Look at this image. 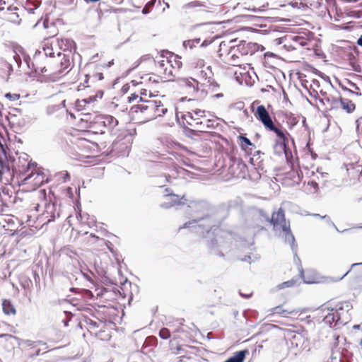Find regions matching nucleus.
I'll use <instances>...</instances> for the list:
<instances>
[{
    "instance_id": "f257e3e1",
    "label": "nucleus",
    "mask_w": 362,
    "mask_h": 362,
    "mask_svg": "<svg viewBox=\"0 0 362 362\" xmlns=\"http://www.w3.org/2000/svg\"><path fill=\"white\" fill-rule=\"evenodd\" d=\"M197 164H191L182 160V165L188 168L185 169L182 166L176 168L177 174L183 172H191L190 170H197L206 173H218L226 177L245 178L250 176V173L256 168L253 160H247V163L243 160H196ZM190 161V160H188Z\"/></svg>"
},
{
    "instance_id": "f03ea898",
    "label": "nucleus",
    "mask_w": 362,
    "mask_h": 362,
    "mask_svg": "<svg viewBox=\"0 0 362 362\" xmlns=\"http://www.w3.org/2000/svg\"><path fill=\"white\" fill-rule=\"evenodd\" d=\"M255 116L262 122L266 129L274 132L281 140V142L277 143L274 147L275 152L278 153L277 156H281V153H283L284 158H293L291 151L286 147L285 144L287 139L284 132L274 125L268 111L264 105H259L257 107Z\"/></svg>"
},
{
    "instance_id": "7ed1b4c3",
    "label": "nucleus",
    "mask_w": 362,
    "mask_h": 362,
    "mask_svg": "<svg viewBox=\"0 0 362 362\" xmlns=\"http://www.w3.org/2000/svg\"><path fill=\"white\" fill-rule=\"evenodd\" d=\"M22 345L25 362H52L50 351L47 350L45 344L25 340Z\"/></svg>"
},
{
    "instance_id": "20e7f679",
    "label": "nucleus",
    "mask_w": 362,
    "mask_h": 362,
    "mask_svg": "<svg viewBox=\"0 0 362 362\" xmlns=\"http://www.w3.org/2000/svg\"><path fill=\"white\" fill-rule=\"evenodd\" d=\"M25 173L26 177L23 180V185L28 191L35 190L48 181L46 170L31 160L27 165Z\"/></svg>"
},
{
    "instance_id": "39448f33",
    "label": "nucleus",
    "mask_w": 362,
    "mask_h": 362,
    "mask_svg": "<svg viewBox=\"0 0 362 362\" xmlns=\"http://www.w3.org/2000/svg\"><path fill=\"white\" fill-rule=\"evenodd\" d=\"M300 173L302 174L298 160H284L277 175L282 177V184L288 187L300 182Z\"/></svg>"
},
{
    "instance_id": "423d86ee",
    "label": "nucleus",
    "mask_w": 362,
    "mask_h": 362,
    "mask_svg": "<svg viewBox=\"0 0 362 362\" xmlns=\"http://www.w3.org/2000/svg\"><path fill=\"white\" fill-rule=\"evenodd\" d=\"M269 221L274 230H279L283 233L286 240L290 242L294 240L291 230L290 223L286 220L285 213L282 208L279 209L277 211L273 212Z\"/></svg>"
},
{
    "instance_id": "0eeeda50",
    "label": "nucleus",
    "mask_w": 362,
    "mask_h": 362,
    "mask_svg": "<svg viewBox=\"0 0 362 362\" xmlns=\"http://www.w3.org/2000/svg\"><path fill=\"white\" fill-rule=\"evenodd\" d=\"M158 107L156 100H146L141 104L133 106L132 112L136 114V117L145 122L155 119V108Z\"/></svg>"
},
{
    "instance_id": "6e6552de",
    "label": "nucleus",
    "mask_w": 362,
    "mask_h": 362,
    "mask_svg": "<svg viewBox=\"0 0 362 362\" xmlns=\"http://www.w3.org/2000/svg\"><path fill=\"white\" fill-rule=\"evenodd\" d=\"M83 322L85 327L88 332L100 340H107L110 338L108 333L106 332V325L104 322L98 318H90L84 317Z\"/></svg>"
},
{
    "instance_id": "1a4fd4ad",
    "label": "nucleus",
    "mask_w": 362,
    "mask_h": 362,
    "mask_svg": "<svg viewBox=\"0 0 362 362\" xmlns=\"http://www.w3.org/2000/svg\"><path fill=\"white\" fill-rule=\"evenodd\" d=\"M165 198L166 201L161 204V207L164 209H169L175 206L185 205L188 204L189 200L187 198V197L183 194L182 196H180L178 194H175L173 192L172 189L170 188H166L165 189Z\"/></svg>"
},
{
    "instance_id": "9d476101",
    "label": "nucleus",
    "mask_w": 362,
    "mask_h": 362,
    "mask_svg": "<svg viewBox=\"0 0 362 362\" xmlns=\"http://www.w3.org/2000/svg\"><path fill=\"white\" fill-rule=\"evenodd\" d=\"M325 100L329 105L330 109L341 107L347 113H351L355 110V104L349 99H339L332 96H325L321 101L325 103Z\"/></svg>"
},
{
    "instance_id": "9b49d317",
    "label": "nucleus",
    "mask_w": 362,
    "mask_h": 362,
    "mask_svg": "<svg viewBox=\"0 0 362 362\" xmlns=\"http://www.w3.org/2000/svg\"><path fill=\"white\" fill-rule=\"evenodd\" d=\"M178 84L182 92L189 96L195 97L199 90V83L193 78H180Z\"/></svg>"
},
{
    "instance_id": "f8f14e48",
    "label": "nucleus",
    "mask_w": 362,
    "mask_h": 362,
    "mask_svg": "<svg viewBox=\"0 0 362 362\" xmlns=\"http://www.w3.org/2000/svg\"><path fill=\"white\" fill-rule=\"evenodd\" d=\"M334 310L337 312V315L339 317L340 323H346L350 317L349 313L351 310V305L347 302L339 303L336 305Z\"/></svg>"
},
{
    "instance_id": "ddd939ff",
    "label": "nucleus",
    "mask_w": 362,
    "mask_h": 362,
    "mask_svg": "<svg viewBox=\"0 0 362 362\" xmlns=\"http://www.w3.org/2000/svg\"><path fill=\"white\" fill-rule=\"evenodd\" d=\"M90 283L93 285V286H90V288L91 289L94 288V293H93V291H91L90 290L85 289L84 292H85L86 296H87L90 298H93L95 297L98 298H102L103 296V295L109 293V291L107 289H105V288L98 287L93 281H90Z\"/></svg>"
},
{
    "instance_id": "4468645a",
    "label": "nucleus",
    "mask_w": 362,
    "mask_h": 362,
    "mask_svg": "<svg viewBox=\"0 0 362 362\" xmlns=\"http://www.w3.org/2000/svg\"><path fill=\"white\" fill-rule=\"evenodd\" d=\"M18 338L11 334H1L0 335V343L3 347L8 351L12 350L15 347L16 341Z\"/></svg>"
},
{
    "instance_id": "2eb2a0df",
    "label": "nucleus",
    "mask_w": 362,
    "mask_h": 362,
    "mask_svg": "<svg viewBox=\"0 0 362 362\" xmlns=\"http://www.w3.org/2000/svg\"><path fill=\"white\" fill-rule=\"evenodd\" d=\"M57 61L60 64V68L57 70V72L59 74L63 73L66 69H69L71 65L69 57L62 52L57 53Z\"/></svg>"
},
{
    "instance_id": "dca6fc26",
    "label": "nucleus",
    "mask_w": 362,
    "mask_h": 362,
    "mask_svg": "<svg viewBox=\"0 0 362 362\" xmlns=\"http://www.w3.org/2000/svg\"><path fill=\"white\" fill-rule=\"evenodd\" d=\"M323 321L325 324L331 325L332 323L340 322L339 317L337 315V312L334 308L327 310V313L324 315Z\"/></svg>"
},
{
    "instance_id": "f3484780",
    "label": "nucleus",
    "mask_w": 362,
    "mask_h": 362,
    "mask_svg": "<svg viewBox=\"0 0 362 362\" xmlns=\"http://www.w3.org/2000/svg\"><path fill=\"white\" fill-rule=\"evenodd\" d=\"M159 66L160 68L164 69V74L166 75L165 78L168 81H173V79L170 78L174 76L173 71V68L172 67L170 62L168 60H163L159 62Z\"/></svg>"
},
{
    "instance_id": "a211bd4d",
    "label": "nucleus",
    "mask_w": 362,
    "mask_h": 362,
    "mask_svg": "<svg viewBox=\"0 0 362 362\" xmlns=\"http://www.w3.org/2000/svg\"><path fill=\"white\" fill-rule=\"evenodd\" d=\"M249 354V351L247 349L241 350L237 351L234 354V355L227 359L225 362H243L245 356Z\"/></svg>"
},
{
    "instance_id": "6ab92c4d",
    "label": "nucleus",
    "mask_w": 362,
    "mask_h": 362,
    "mask_svg": "<svg viewBox=\"0 0 362 362\" xmlns=\"http://www.w3.org/2000/svg\"><path fill=\"white\" fill-rule=\"evenodd\" d=\"M272 313L287 317L288 315L296 314L298 311L293 308L284 309L281 305H279L272 309Z\"/></svg>"
},
{
    "instance_id": "aec40b11",
    "label": "nucleus",
    "mask_w": 362,
    "mask_h": 362,
    "mask_svg": "<svg viewBox=\"0 0 362 362\" xmlns=\"http://www.w3.org/2000/svg\"><path fill=\"white\" fill-rule=\"evenodd\" d=\"M3 311L6 315H15L16 310L9 300H4L2 303Z\"/></svg>"
},
{
    "instance_id": "412c9836",
    "label": "nucleus",
    "mask_w": 362,
    "mask_h": 362,
    "mask_svg": "<svg viewBox=\"0 0 362 362\" xmlns=\"http://www.w3.org/2000/svg\"><path fill=\"white\" fill-rule=\"evenodd\" d=\"M156 105H158V107H156V108H155V112H154V113H155V119L157 117L163 116L168 111V109L165 107H164V105L161 103V101L156 100Z\"/></svg>"
},
{
    "instance_id": "4be33fe9",
    "label": "nucleus",
    "mask_w": 362,
    "mask_h": 362,
    "mask_svg": "<svg viewBox=\"0 0 362 362\" xmlns=\"http://www.w3.org/2000/svg\"><path fill=\"white\" fill-rule=\"evenodd\" d=\"M205 111L199 109H196L194 110H192V112H189L187 113L186 116L189 117L192 120V122H194V118H199L205 117Z\"/></svg>"
},
{
    "instance_id": "5701e85b",
    "label": "nucleus",
    "mask_w": 362,
    "mask_h": 362,
    "mask_svg": "<svg viewBox=\"0 0 362 362\" xmlns=\"http://www.w3.org/2000/svg\"><path fill=\"white\" fill-rule=\"evenodd\" d=\"M42 51L46 57H54L53 48L49 42H45L42 45Z\"/></svg>"
},
{
    "instance_id": "b1692460",
    "label": "nucleus",
    "mask_w": 362,
    "mask_h": 362,
    "mask_svg": "<svg viewBox=\"0 0 362 362\" xmlns=\"http://www.w3.org/2000/svg\"><path fill=\"white\" fill-rule=\"evenodd\" d=\"M190 125L194 126L199 131H206L207 130L206 126L203 121H199V118H194V122L193 123L190 122H187Z\"/></svg>"
},
{
    "instance_id": "393cba45",
    "label": "nucleus",
    "mask_w": 362,
    "mask_h": 362,
    "mask_svg": "<svg viewBox=\"0 0 362 362\" xmlns=\"http://www.w3.org/2000/svg\"><path fill=\"white\" fill-rule=\"evenodd\" d=\"M297 280L296 279H291L287 281H284L279 285V287L280 288H285L288 287H293L295 286L297 284Z\"/></svg>"
},
{
    "instance_id": "a878e982",
    "label": "nucleus",
    "mask_w": 362,
    "mask_h": 362,
    "mask_svg": "<svg viewBox=\"0 0 362 362\" xmlns=\"http://www.w3.org/2000/svg\"><path fill=\"white\" fill-rule=\"evenodd\" d=\"M56 177H57L59 180H62L64 182L70 180V175L67 171L60 172L56 175Z\"/></svg>"
},
{
    "instance_id": "bb28decb",
    "label": "nucleus",
    "mask_w": 362,
    "mask_h": 362,
    "mask_svg": "<svg viewBox=\"0 0 362 362\" xmlns=\"http://www.w3.org/2000/svg\"><path fill=\"white\" fill-rule=\"evenodd\" d=\"M159 336L163 339H168L170 337V332L168 328L163 327L160 330Z\"/></svg>"
},
{
    "instance_id": "cd10ccee",
    "label": "nucleus",
    "mask_w": 362,
    "mask_h": 362,
    "mask_svg": "<svg viewBox=\"0 0 362 362\" xmlns=\"http://www.w3.org/2000/svg\"><path fill=\"white\" fill-rule=\"evenodd\" d=\"M240 139L241 140V145L243 148L254 146L250 140L245 136H240Z\"/></svg>"
},
{
    "instance_id": "c85d7f7f",
    "label": "nucleus",
    "mask_w": 362,
    "mask_h": 362,
    "mask_svg": "<svg viewBox=\"0 0 362 362\" xmlns=\"http://www.w3.org/2000/svg\"><path fill=\"white\" fill-rule=\"evenodd\" d=\"M239 293L243 298H249L252 296L253 292L250 289H245V290L240 289L239 291Z\"/></svg>"
},
{
    "instance_id": "c756f323",
    "label": "nucleus",
    "mask_w": 362,
    "mask_h": 362,
    "mask_svg": "<svg viewBox=\"0 0 362 362\" xmlns=\"http://www.w3.org/2000/svg\"><path fill=\"white\" fill-rule=\"evenodd\" d=\"M37 194H38V197L42 199V202L45 205H47L48 202H47V198H46V190L45 189H40V190L38 191Z\"/></svg>"
},
{
    "instance_id": "7c9ffc66",
    "label": "nucleus",
    "mask_w": 362,
    "mask_h": 362,
    "mask_svg": "<svg viewBox=\"0 0 362 362\" xmlns=\"http://www.w3.org/2000/svg\"><path fill=\"white\" fill-rule=\"evenodd\" d=\"M204 123L206 126L207 129H214L216 125V124H215L216 121L214 119H207L206 122H204Z\"/></svg>"
},
{
    "instance_id": "2f4dec72",
    "label": "nucleus",
    "mask_w": 362,
    "mask_h": 362,
    "mask_svg": "<svg viewBox=\"0 0 362 362\" xmlns=\"http://www.w3.org/2000/svg\"><path fill=\"white\" fill-rule=\"evenodd\" d=\"M183 46L185 47H189L190 49H192L194 47H195L194 40H189L187 41H184Z\"/></svg>"
},
{
    "instance_id": "473e14b6",
    "label": "nucleus",
    "mask_w": 362,
    "mask_h": 362,
    "mask_svg": "<svg viewBox=\"0 0 362 362\" xmlns=\"http://www.w3.org/2000/svg\"><path fill=\"white\" fill-rule=\"evenodd\" d=\"M170 350L173 354H177L181 350V346L180 345H176L174 346V345L172 344L170 346Z\"/></svg>"
},
{
    "instance_id": "72a5a7b5",
    "label": "nucleus",
    "mask_w": 362,
    "mask_h": 362,
    "mask_svg": "<svg viewBox=\"0 0 362 362\" xmlns=\"http://www.w3.org/2000/svg\"><path fill=\"white\" fill-rule=\"evenodd\" d=\"M209 83H210V86L211 87L212 91H216V88H218V84L214 80H209Z\"/></svg>"
},
{
    "instance_id": "f704fd0d",
    "label": "nucleus",
    "mask_w": 362,
    "mask_h": 362,
    "mask_svg": "<svg viewBox=\"0 0 362 362\" xmlns=\"http://www.w3.org/2000/svg\"><path fill=\"white\" fill-rule=\"evenodd\" d=\"M308 185L313 188L314 192H317L318 189V184L315 181L308 182Z\"/></svg>"
},
{
    "instance_id": "c9c22d12",
    "label": "nucleus",
    "mask_w": 362,
    "mask_h": 362,
    "mask_svg": "<svg viewBox=\"0 0 362 362\" xmlns=\"http://www.w3.org/2000/svg\"><path fill=\"white\" fill-rule=\"evenodd\" d=\"M189 5L192 7L202 6V4L199 1H192V2L189 3Z\"/></svg>"
},
{
    "instance_id": "e433bc0d",
    "label": "nucleus",
    "mask_w": 362,
    "mask_h": 362,
    "mask_svg": "<svg viewBox=\"0 0 362 362\" xmlns=\"http://www.w3.org/2000/svg\"><path fill=\"white\" fill-rule=\"evenodd\" d=\"M13 59L16 62L18 66H20V64L21 63V58H20V56L18 55L17 54H16L14 56H13Z\"/></svg>"
},
{
    "instance_id": "4c0bfd02",
    "label": "nucleus",
    "mask_w": 362,
    "mask_h": 362,
    "mask_svg": "<svg viewBox=\"0 0 362 362\" xmlns=\"http://www.w3.org/2000/svg\"><path fill=\"white\" fill-rule=\"evenodd\" d=\"M139 98V96L136 94H132L131 96L129 97V102L132 103L134 100H136Z\"/></svg>"
},
{
    "instance_id": "58836bf2",
    "label": "nucleus",
    "mask_w": 362,
    "mask_h": 362,
    "mask_svg": "<svg viewBox=\"0 0 362 362\" xmlns=\"http://www.w3.org/2000/svg\"><path fill=\"white\" fill-rule=\"evenodd\" d=\"M244 9H245V10H248V11H254V12H259V11H262V8H244Z\"/></svg>"
},
{
    "instance_id": "ea45409f",
    "label": "nucleus",
    "mask_w": 362,
    "mask_h": 362,
    "mask_svg": "<svg viewBox=\"0 0 362 362\" xmlns=\"http://www.w3.org/2000/svg\"><path fill=\"white\" fill-rule=\"evenodd\" d=\"M6 98H13V100H16V99H18L19 98V96L18 95H12L11 93H7L6 95Z\"/></svg>"
},
{
    "instance_id": "a19ab883",
    "label": "nucleus",
    "mask_w": 362,
    "mask_h": 362,
    "mask_svg": "<svg viewBox=\"0 0 362 362\" xmlns=\"http://www.w3.org/2000/svg\"><path fill=\"white\" fill-rule=\"evenodd\" d=\"M148 13H149V7L147 6V5H146L144 6V8H143V10H142V13L143 14H147Z\"/></svg>"
},
{
    "instance_id": "79ce46f5",
    "label": "nucleus",
    "mask_w": 362,
    "mask_h": 362,
    "mask_svg": "<svg viewBox=\"0 0 362 362\" xmlns=\"http://www.w3.org/2000/svg\"><path fill=\"white\" fill-rule=\"evenodd\" d=\"M110 119L111 120V123L113 125H117V120L115 118H114L113 117H110Z\"/></svg>"
},
{
    "instance_id": "37998d69",
    "label": "nucleus",
    "mask_w": 362,
    "mask_h": 362,
    "mask_svg": "<svg viewBox=\"0 0 362 362\" xmlns=\"http://www.w3.org/2000/svg\"><path fill=\"white\" fill-rule=\"evenodd\" d=\"M357 44L362 47V35L359 37V38L357 40Z\"/></svg>"
},
{
    "instance_id": "c03bdc74",
    "label": "nucleus",
    "mask_w": 362,
    "mask_h": 362,
    "mask_svg": "<svg viewBox=\"0 0 362 362\" xmlns=\"http://www.w3.org/2000/svg\"><path fill=\"white\" fill-rule=\"evenodd\" d=\"M155 2H156V0H152V1H150L149 2H148L146 5H147V6L151 7V6H153Z\"/></svg>"
},
{
    "instance_id": "a18cd8bd",
    "label": "nucleus",
    "mask_w": 362,
    "mask_h": 362,
    "mask_svg": "<svg viewBox=\"0 0 362 362\" xmlns=\"http://www.w3.org/2000/svg\"><path fill=\"white\" fill-rule=\"evenodd\" d=\"M193 40H194L195 45L196 44H199L200 42V39L199 38H196V39H194Z\"/></svg>"
},
{
    "instance_id": "49530a36",
    "label": "nucleus",
    "mask_w": 362,
    "mask_h": 362,
    "mask_svg": "<svg viewBox=\"0 0 362 362\" xmlns=\"http://www.w3.org/2000/svg\"><path fill=\"white\" fill-rule=\"evenodd\" d=\"M351 87L354 88L355 89H358V88L357 87V86H356L355 83H351Z\"/></svg>"
},
{
    "instance_id": "de8ad7c7",
    "label": "nucleus",
    "mask_w": 362,
    "mask_h": 362,
    "mask_svg": "<svg viewBox=\"0 0 362 362\" xmlns=\"http://www.w3.org/2000/svg\"><path fill=\"white\" fill-rule=\"evenodd\" d=\"M182 329V324L180 323V325H179V327L175 329L176 332H180V330Z\"/></svg>"
},
{
    "instance_id": "09e8293b",
    "label": "nucleus",
    "mask_w": 362,
    "mask_h": 362,
    "mask_svg": "<svg viewBox=\"0 0 362 362\" xmlns=\"http://www.w3.org/2000/svg\"><path fill=\"white\" fill-rule=\"evenodd\" d=\"M348 90H349V92H351V93H354V94H356V95H361V93H358V92H357V93H355V92H354V91L350 90L349 89Z\"/></svg>"
},
{
    "instance_id": "8fccbe9b",
    "label": "nucleus",
    "mask_w": 362,
    "mask_h": 362,
    "mask_svg": "<svg viewBox=\"0 0 362 362\" xmlns=\"http://www.w3.org/2000/svg\"><path fill=\"white\" fill-rule=\"evenodd\" d=\"M66 190H67L68 193L71 194L72 189H71V188L70 187H67Z\"/></svg>"
},
{
    "instance_id": "3c124183",
    "label": "nucleus",
    "mask_w": 362,
    "mask_h": 362,
    "mask_svg": "<svg viewBox=\"0 0 362 362\" xmlns=\"http://www.w3.org/2000/svg\"><path fill=\"white\" fill-rule=\"evenodd\" d=\"M41 71H42V73L46 72V71H47V70H46L45 67L42 68V70H41Z\"/></svg>"
},
{
    "instance_id": "603ef678",
    "label": "nucleus",
    "mask_w": 362,
    "mask_h": 362,
    "mask_svg": "<svg viewBox=\"0 0 362 362\" xmlns=\"http://www.w3.org/2000/svg\"><path fill=\"white\" fill-rule=\"evenodd\" d=\"M5 4V1L3 0H0V5Z\"/></svg>"
},
{
    "instance_id": "864d4df0",
    "label": "nucleus",
    "mask_w": 362,
    "mask_h": 362,
    "mask_svg": "<svg viewBox=\"0 0 362 362\" xmlns=\"http://www.w3.org/2000/svg\"><path fill=\"white\" fill-rule=\"evenodd\" d=\"M2 172L0 170V181L1 180Z\"/></svg>"
},
{
    "instance_id": "5fc2aeb1",
    "label": "nucleus",
    "mask_w": 362,
    "mask_h": 362,
    "mask_svg": "<svg viewBox=\"0 0 362 362\" xmlns=\"http://www.w3.org/2000/svg\"><path fill=\"white\" fill-rule=\"evenodd\" d=\"M216 96L217 98H219V97H221V96H222V94H217Z\"/></svg>"
},
{
    "instance_id": "6e6d98bb",
    "label": "nucleus",
    "mask_w": 362,
    "mask_h": 362,
    "mask_svg": "<svg viewBox=\"0 0 362 362\" xmlns=\"http://www.w3.org/2000/svg\"><path fill=\"white\" fill-rule=\"evenodd\" d=\"M350 272V270H349L348 272H346V273L344 275V276H346L349 274V272Z\"/></svg>"
},
{
    "instance_id": "4d7b16f0",
    "label": "nucleus",
    "mask_w": 362,
    "mask_h": 362,
    "mask_svg": "<svg viewBox=\"0 0 362 362\" xmlns=\"http://www.w3.org/2000/svg\"><path fill=\"white\" fill-rule=\"evenodd\" d=\"M356 265H357V264H353L351 267H354Z\"/></svg>"
},
{
    "instance_id": "13d9d810",
    "label": "nucleus",
    "mask_w": 362,
    "mask_h": 362,
    "mask_svg": "<svg viewBox=\"0 0 362 362\" xmlns=\"http://www.w3.org/2000/svg\"><path fill=\"white\" fill-rule=\"evenodd\" d=\"M0 162L1 163L2 162V160L0 159Z\"/></svg>"
},
{
    "instance_id": "bf43d9fd",
    "label": "nucleus",
    "mask_w": 362,
    "mask_h": 362,
    "mask_svg": "<svg viewBox=\"0 0 362 362\" xmlns=\"http://www.w3.org/2000/svg\"><path fill=\"white\" fill-rule=\"evenodd\" d=\"M361 342H362V339H361Z\"/></svg>"
}]
</instances>
